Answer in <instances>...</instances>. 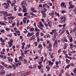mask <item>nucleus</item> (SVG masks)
Wrapping results in <instances>:
<instances>
[{
	"instance_id": "obj_51",
	"label": "nucleus",
	"mask_w": 76,
	"mask_h": 76,
	"mask_svg": "<svg viewBox=\"0 0 76 76\" xmlns=\"http://www.w3.org/2000/svg\"><path fill=\"white\" fill-rule=\"evenodd\" d=\"M41 12L42 14V15H43V14H44L45 13V12H43L42 11H41Z\"/></svg>"
},
{
	"instance_id": "obj_55",
	"label": "nucleus",
	"mask_w": 76,
	"mask_h": 76,
	"mask_svg": "<svg viewBox=\"0 0 76 76\" xmlns=\"http://www.w3.org/2000/svg\"><path fill=\"white\" fill-rule=\"evenodd\" d=\"M1 45H5V43H3L2 42L1 43Z\"/></svg>"
},
{
	"instance_id": "obj_48",
	"label": "nucleus",
	"mask_w": 76,
	"mask_h": 76,
	"mask_svg": "<svg viewBox=\"0 0 76 76\" xmlns=\"http://www.w3.org/2000/svg\"><path fill=\"white\" fill-rule=\"evenodd\" d=\"M41 60L42 61H43V59H44V57H41L40 58Z\"/></svg>"
},
{
	"instance_id": "obj_13",
	"label": "nucleus",
	"mask_w": 76,
	"mask_h": 76,
	"mask_svg": "<svg viewBox=\"0 0 76 76\" xmlns=\"http://www.w3.org/2000/svg\"><path fill=\"white\" fill-rule=\"evenodd\" d=\"M8 19H15V17H8Z\"/></svg>"
},
{
	"instance_id": "obj_38",
	"label": "nucleus",
	"mask_w": 76,
	"mask_h": 76,
	"mask_svg": "<svg viewBox=\"0 0 76 76\" xmlns=\"http://www.w3.org/2000/svg\"><path fill=\"white\" fill-rule=\"evenodd\" d=\"M66 10H62L61 11V13H66Z\"/></svg>"
},
{
	"instance_id": "obj_59",
	"label": "nucleus",
	"mask_w": 76,
	"mask_h": 76,
	"mask_svg": "<svg viewBox=\"0 0 76 76\" xmlns=\"http://www.w3.org/2000/svg\"><path fill=\"white\" fill-rule=\"evenodd\" d=\"M46 7L48 8V9H50V6H48V5H47Z\"/></svg>"
},
{
	"instance_id": "obj_58",
	"label": "nucleus",
	"mask_w": 76,
	"mask_h": 76,
	"mask_svg": "<svg viewBox=\"0 0 76 76\" xmlns=\"http://www.w3.org/2000/svg\"><path fill=\"white\" fill-rule=\"evenodd\" d=\"M32 12H34V13H37V10H34L32 11Z\"/></svg>"
},
{
	"instance_id": "obj_40",
	"label": "nucleus",
	"mask_w": 76,
	"mask_h": 76,
	"mask_svg": "<svg viewBox=\"0 0 76 76\" xmlns=\"http://www.w3.org/2000/svg\"><path fill=\"white\" fill-rule=\"evenodd\" d=\"M66 62H68V63H69V62H70V61L69 60V59H66Z\"/></svg>"
},
{
	"instance_id": "obj_61",
	"label": "nucleus",
	"mask_w": 76,
	"mask_h": 76,
	"mask_svg": "<svg viewBox=\"0 0 76 76\" xmlns=\"http://www.w3.org/2000/svg\"><path fill=\"white\" fill-rule=\"evenodd\" d=\"M47 38H50V35H48L47 36Z\"/></svg>"
},
{
	"instance_id": "obj_56",
	"label": "nucleus",
	"mask_w": 76,
	"mask_h": 76,
	"mask_svg": "<svg viewBox=\"0 0 76 76\" xmlns=\"http://www.w3.org/2000/svg\"><path fill=\"white\" fill-rule=\"evenodd\" d=\"M69 39L70 40V42H72V41H73V39H72V38Z\"/></svg>"
},
{
	"instance_id": "obj_28",
	"label": "nucleus",
	"mask_w": 76,
	"mask_h": 76,
	"mask_svg": "<svg viewBox=\"0 0 76 76\" xmlns=\"http://www.w3.org/2000/svg\"><path fill=\"white\" fill-rule=\"evenodd\" d=\"M39 32H37V33H36V37H38V35H39Z\"/></svg>"
},
{
	"instance_id": "obj_26",
	"label": "nucleus",
	"mask_w": 76,
	"mask_h": 76,
	"mask_svg": "<svg viewBox=\"0 0 76 76\" xmlns=\"http://www.w3.org/2000/svg\"><path fill=\"white\" fill-rule=\"evenodd\" d=\"M43 67V66L42 65V66L40 65L38 66H37L38 67V68L39 69H41V67Z\"/></svg>"
},
{
	"instance_id": "obj_10",
	"label": "nucleus",
	"mask_w": 76,
	"mask_h": 76,
	"mask_svg": "<svg viewBox=\"0 0 76 76\" xmlns=\"http://www.w3.org/2000/svg\"><path fill=\"white\" fill-rule=\"evenodd\" d=\"M8 44L10 45L9 47H12V45L13 44L12 43V42H8Z\"/></svg>"
},
{
	"instance_id": "obj_31",
	"label": "nucleus",
	"mask_w": 76,
	"mask_h": 76,
	"mask_svg": "<svg viewBox=\"0 0 76 76\" xmlns=\"http://www.w3.org/2000/svg\"><path fill=\"white\" fill-rule=\"evenodd\" d=\"M30 9L31 11H33V10L35 9V8H32V7H31L30 8Z\"/></svg>"
},
{
	"instance_id": "obj_64",
	"label": "nucleus",
	"mask_w": 76,
	"mask_h": 76,
	"mask_svg": "<svg viewBox=\"0 0 76 76\" xmlns=\"http://www.w3.org/2000/svg\"><path fill=\"white\" fill-rule=\"evenodd\" d=\"M49 48H51V44H49Z\"/></svg>"
},
{
	"instance_id": "obj_11",
	"label": "nucleus",
	"mask_w": 76,
	"mask_h": 76,
	"mask_svg": "<svg viewBox=\"0 0 76 76\" xmlns=\"http://www.w3.org/2000/svg\"><path fill=\"white\" fill-rule=\"evenodd\" d=\"M69 6L70 7V8H71V9H73L75 7V6L73 5H72V4H69Z\"/></svg>"
},
{
	"instance_id": "obj_30",
	"label": "nucleus",
	"mask_w": 76,
	"mask_h": 76,
	"mask_svg": "<svg viewBox=\"0 0 76 76\" xmlns=\"http://www.w3.org/2000/svg\"><path fill=\"white\" fill-rule=\"evenodd\" d=\"M52 31L53 33H55L56 32V29L53 30Z\"/></svg>"
},
{
	"instance_id": "obj_50",
	"label": "nucleus",
	"mask_w": 76,
	"mask_h": 76,
	"mask_svg": "<svg viewBox=\"0 0 76 76\" xmlns=\"http://www.w3.org/2000/svg\"><path fill=\"white\" fill-rule=\"evenodd\" d=\"M39 7H42V4H39Z\"/></svg>"
},
{
	"instance_id": "obj_1",
	"label": "nucleus",
	"mask_w": 76,
	"mask_h": 76,
	"mask_svg": "<svg viewBox=\"0 0 76 76\" xmlns=\"http://www.w3.org/2000/svg\"><path fill=\"white\" fill-rule=\"evenodd\" d=\"M60 19H61L60 22L61 23H63V22H65L66 19V18L65 16H62L60 18Z\"/></svg>"
},
{
	"instance_id": "obj_4",
	"label": "nucleus",
	"mask_w": 76,
	"mask_h": 76,
	"mask_svg": "<svg viewBox=\"0 0 76 76\" xmlns=\"http://www.w3.org/2000/svg\"><path fill=\"white\" fill-rule=\"evenodd\" d=\"M61 5L64 8H66V5H65V3H61Z\"/></svg>"
},
{
	"instance_id": "obj_57",
	"label": "nucleus",
	"mask_w": 76,
	"mask_h": 76,
	"mask_svg": "<svg viewBox=\"0 0 76 76\" xmlns=\"http://www.w3.org/2000/svg\"><path fill=\"white\" fill-rule=\"evenodd\" d=\"M21 55H22V56H23V57H25V55H24V54H23V53H21Z\"/></svg>"
},
{
	"instance_id": "obj_32",
	"label": "nucleus",
	"mask_w": 76,
	"mask_h": 76,
	"mask_svg": "<svg viewBox=\"0 0 76 76\" xmlns=\"http://www.w3.org/2000/svg\"><path fill=\"white\" fill-rule=\"evenodd\" d=\"M27 60H26V59H24V63H25V64H26V63H27Z\"/></svg>"
},
{
	"instance_id": "obj_7",
	"label": "nucleus",
	"mask_w": 76,
	"mask_h": 76,
	"mask_svg": "<svg viewBox=\"0 0 76 76\" xmlns=\"http://www.w3.org/2000/svg\"><path fill=\"white\" fill-rule=\"evenodd\" d=\"M5 73H6L5 71L3 70L1 72L0 74H1L2 75H4Z\"/></svg>"
},
{
	"instance_id": "obj_49",
	"label": "nucleus",
	"mask_w": 76,
	"mask_h": 76,
	"mask_svg": "<svg viewBox=\"0 0 76 76\" xmlns=\"http://www.w3.org/2000/svg\"><path fill=\"white\" fill-rule=\"evenodd\" d=\"M47 4H43V7H45Z\"/></svg>"
},
{
	"instance_id": "obj_25",
	"label": "nucleus",
	"mask_w": 76,
	"mask_h": 76,
	"mask_svg": "<svg viewBox=\"0 0 76 76\" xmlns=\"http://www.w3.org/2000/svg\"><path fill=\"white\" fill-rule=\"evenodd\" d=\"M46 68L47 69L48 71H49V70H50V67H49V66H47Z\"/></svg>"
},
{
	"instance_id": "obj_21",
	"label": "nucleus",
	"mask_w": 76,
	"mask_h": 76,
	"mask_svg": "<svg viewBox=\"0 0 76 76\" xmlns=\"http://www.w3.org/2000/svg\"><path fill=\"white\" fill-rule=\"evenodd\" d=\"M35 31L36 32H37V31H38L39 32L40 31V30H39V29L36 28H35Z\"/></svg>"
},
{
	"instance_id": "obj_24",
	"label": "nucleus",
	"mask_w": 76,
	"mask_h": 76,
	"mask_svg": "<svg viewBox=\"0 0 76 76\" xmlns=\"http://www.w3.org/2000/svg\"><path fill=\"white\" fill-rule=\"evenodd\" d=\"M4 28H5L6 30L7 31H9L10 30V28H5V27H4Z\"/></svg>"
},
{
	"instance_id": "obj_60",
	"label": "nucleus",
	"mask_w": 76,
	"mask_h": 76,
	"mask_svg": "<svg viewBox=\"0 0 76 76\" xmlns=\"http://www.w3.org/2000/svg\"><path fill=\"white\" fill-rule=\"evenodd\" d=\"M40 41V40H39V39L38 38L37 39V42H39Z\"/></svg>"
},
{
	"instance_id": "obj_42",
	"label": "nucleus",
	"mask_w": 76,
	"mask_h": 76,
	"mask_svg": "<svg viewBox=\"0 0 76 76\" xmlns=\"http://www.w3.org/2000/svg\"><path fill=\"white\" fill-rule=\"evenodd\" d=\"M2 39V38L0 39L1 41V42H4V40Z\"/></svg>"
},
{
	"instance_id": "obj_16",
	"label": "nucleus",
	"mask_w": 76,
	"mask_h": 76,
	"mask_svg": "<svg viewBox=\"0 0 76 76\" xmlns=\"http://www.w3.org/2000/svg\"><path fill=\"white\" fill-rule=\"evenodd\" d=\"M31 33H28V34H27V37H31Z\"/></svg>"
},
{
	"instance_id": "obj_63",
	"label": "nucleus",
	"mask_w": 76,
	"mask_h": 76,
	"mask_svg": "<svg viewBox=\"0 0 76 76\" xmlns=\"http://www.w3.org/2000/svg\"><path fill=\"white\" fill-rule=\"evenodd\" d=\"M29 69H32V68H33L32 67V66H29Z\"/></svg>"
},
{
	"instance_id": "obj_39",
	"label": "nucleus",
	"mask_w": 76,
	"mask_h": 76,
	"mask_svg": "<svg viewBox=\"0 0 76 76\" xmlns=\"http://www.w3.org/2000/svg\"><path fill=\"white\" fill-rule=\"evenodd\" d=\"M44 24H45V26H46V27H47V26H48V24L46 23L45 22H44Z\"/></svg>"
},
{
	"instance_id": "obj_23",
	"label": "nucleus",
	"mask_w": 76,
	"mask_h": 76,
	"mask_svg": "<svg viewBox=\"0 0 76 76\" xmlns=\"http://www.w3.org/2000/svg\"><path fill=\"white\" fill-rule=\"evenodd\" d=\"M39 48L40 49H42V45H39L38 46Z\"/></svg>"
},
{
	"instance_id": "obj_45",
	"label": "nucleus",
	"mask_w": 76,
	"mask_h": 76,
	"mask_svg": "<svg viewBox=\"0 0 76 76\" xmlns=\"http://www.w3.org/2000/svg\"><path fill=\"white\" fill-rule=\"evenodd\" d=\"M71 64V66H75V64H74L73 63H71V64Z\"/></svg>"
},
{
	"instance_id": "obj_3",
	"label": "nucleus",
	"mask_w": 76,
	"mask_h": 76,
	"mask_svg": "<svg viewBox=\"0 0 76 76\" xmlns=\"http://www.w3.org/2000/svg\"><path fill=\"white\" fill-rule=\"evenodd\" d=\"M23 13H26L27 12V10H26V8L25 7L23 6Z\"/></svg>"
},
{
	"instance_id": "obj_43",
	"label": "nucleus",
	"mask_w": 76,
	"mask_h": 76,
	"mask_svg": "<svg viewBox=\"0 0 76 76\" xmlns=\"http://www.w3.org/2000/svg\"><path fill=\"white\" fill-rule=\"evenodd\" d=\"M70 67V64L69 65H68L66 66V68H67V69H68Z\"/></svg>"
},
{
	"instance_id": "obj_22",
	"label": "nucleus",
	"mask_w": 76,
	"mask_h": 76,
	"mask_svg": "<svg viewBox=\"0 0 76 76\" xmlns=\"http://www.w3.org/2000/svg\"><path fill=\"white\" fill-rule=\"evenodd\" d=\"M0 31L1 33H4V32H5V31L4 29H2Z\"/></svg>"
},
{
	"instance_id": "obj_52",
	"label": "nucleus",
	"mask_w": 76,
	"mask_h": 76,
	"mask_svg": "<svg viewBox=\"0 0 76 76\" xmlns=\"http://www.w3.org/2000/svg\"><path fill=\"white\" fill-rule=\"evenodd\" d=\"M19 25V21H17V26H18Z\"/></svg>"
},
{
	"instance_id": "obj_33",
	"label": "nucleus",
	"mask_w": 76,
	"mask_h": 76,
	"mask_svg": "<svg viewBox=\"0 0 76 76\" xmlns=\"http://www.w3.org/2000/svg\"><path fill=\"white\" fill-rule=\"evenodd\" d=\"M46 15L45 13V14H42V16L43 17H44V18H45V17H46Z\"/></svg>"
},
{
	"instance_id": "obj_34",
	"label": "nucleus",
	"mask_w": 76,
	"mask_h": 76,
	"mask_svg": "<svg viewBox=\"0 0 76 76\" xmlns=\"http://www.w3.org/2000/svg\"><path fill=\"white\" fill-rule=\"evenodd\" d=\"M15 61L16 63H18V59L17 58H15Z\"/></svg>"
},
{
	"instance_id": "obj_6",
	"label": "nucleus",
	"mask_w": 76,
	"mask_h": 76,
	"mask_svg": "<svg viewBox=\"0 0 76 76\" xmlns=\"http://www.w3.org/2000/svg\"><path fill=\"white\" fill-rule=\"evenodd\" d=\"M4 14L5 15H6V17H7V16H12V13H7L6 12H4Z\"/></svg>"
},
{
	"instance_id": "obj_2",
	"label": "nucleus",
	"mask_w": 76,
	"mask_h": 76,
	"mask_svg": "<svg viewBox=\"0 0 76 76\" xmlns=\"http://www.w3.org/2000/svg\"><path fill=\"white\" fill-rule=\"evenodd\" d=\"M21 4L22 5V7H25V6H26L27 5V4L26 3V1H23L21 2Z\"/></svg>"
},
{
	"instance_id": "obj_19",
	"label": "nucleus",
	"mask_w": 76,
	"mask_h": 76,
	"mask_svg": "<svg viewBox=\"0 0 76 76\" xmlns=\"http://www.w3.org/2000/svg\"><path fill=\"white\" fill-rule=\"evenodd\" d=\"M0 24L1 25H5V24L3 22L0 21Z\"/></svg>"
},
{
	"instance_id": "obj_20",
	"label": "nucleus",
	"mask_w": 76,
	"mask_h": 76,
	"mask_svg": "<svg viewBox=\"0 0 76 76\" xmlns=\"http://www.w3.org/2000/svg\"><path fill=\"white\" fill-rule=\"evenodd\" d=\"M10 5H7L4 6L5 9H7L9 7H10Z\"/></svg>"
},
{
	"instance_id": "obj_5",
	"label": "nucleus",
	"mask_w": 76,
	"mask_h": 76,
	"mask_svg": "<svg viewBox=\"0 0 76 76\" xmlns=\"http://www.w3.org/2000/svg\"><path fill=\"white\" fill-rule=\"evenodd\" d=\"M54 11H52L51 13H49V15L51 16L52 18H53L54 16Z\"/></svg>"
},
{
	"instance_id": "obj_15",
	"label": "nucleus",
	"mask_w": 76,
	"mask_h": 76,
	"mask_svg": "<svg viewBox=\"0 0 76 76\" xmlns=\"http://www.w3.org/2000/svg\"><path fill=\"white\" fill-rule=\"evenodd\" d=\"M7 4L8 5H9V3H10V4H11V2L10 1V0H7Z\"/></svg>"
},
{
	"instance_id": "obj_35",
	"label": "nucleus",
	"mask_w": 76,
	"mask_h": 76,
	"mask_svg": "<svg viewBox=\"0 0 76 76\" xmlns=\"http://www.w3.org/2000/svg\"><path fill=\"white\" fill-rule=\"evenodd\" d=\"M9 23H13V21L11 20H10L9 21Z\"/></svg>"
},
{
	"instance_id": "obj_8",
	"label": "nucleus",
	"mask_w": 76,
	"mask_h": 76,
	"mask_svg": "<svg viewBox=\"0 0 76 76\" xmlns=\"http://www.w3.org/2000/svg\"><path fill=\"white\" fill-rule=\"evenodd\" d=\"M57 40L56 39L55 40V42L53 44L54 47H55L56 46V45H58V44L57 43Z\"/></svg>"
},
{
	"instance_id": "obj_17",
	"label": "nucleus",
	"mask_w": 76,
	"mask_h": 76,
	"mask_svg": "<svg viewBox=\"0 0 76 76\" xmlns=\"http://www.w3.org/2000/svg\"><path fill=\"white\" fill-rule=\"evenodd\" d=\"M8 60L10 62H12L13 61V59L8 58Z\"/></svg>"
},
{
	"instance_id": "obj_47",
	"label": "nucleus",
	"mask_w": 76,
	"mask_h": 76,
	"mask_svg": "<svg viewBox=\"0 0 76 76\" xmlns=\"http://www.w3.org/2000/svg\"><path fill=\"white\" fill-rule=\"evenodd\" d=\"M28 15L27 13H25L24 14V16H26V15Z\"/></svg>"
},
{
	"instance_id": "obj_62",
	"label": "nucleus",
	"mask_w": 76,
	"mask_h": 76,
	"mask_svg": "<svg viewBox=\"0 0 76 76\" xmlns=\"http://www.w3.org/2000/svg\"><path fill=\"white\" fill-rule=\"evenodd\" d=\"M66 32L68 35H69V32L68 30L66 31Z\"/></svg>"
},
{
	"instance_id": "obj_18",
	"label": "nucleus",
	"mask_w": 76,
	"mask_h": 76,
	"mask_svg": "<svg viewBox=\"0 0 76 76\" xmlns=\"http://www.w3.org/2000/svg\"><path fill=\"white\" fill-rule=\"evenodd\" d=\"M28 75V74L27 73H24L23 74H22L21 75L22 76H27Z\"/></svg>"
},
{
	"instance_id": "obj_44",
	"label": "nucleus",
	"mask_w": 76,
	"mask_h": 76,
	"mask_svg": "<svg viewBox=\"0 0 76 76\" xmlns=\"http://www.w3.org/2000/svg\"><path fill=\"white\" fill-rule=\"evenodd\" d=\"M38 57L36 56V57L34 58V59L35 60H37V59H38Z\"/></svg>"
},
{
	"instance_id": "obj_9",
	"label": "nucleus",
	"mask_w": 76,
	"mask_h": 76,
	"mask_svg": "<svg viewBox=\"0 0 76 76\" xmlns=\"http://www.w3.org/2000/svg\"><path fill=\"white\" fill-rule=\"evenodd\" d=\"M26 19H27V18L26 17H24L23 19V23H26Z\"/></svg>"
},
{
	"instance_id": "obj_12",
	"label": "nucleus",
	"mask_w": 76,
	"mask_h": 76,
	"mask_svg": "<svg viewBox=\"0 0 76 76\" xmlns=\"http://www.w3.org/2000/svg\"><path fill=\"white\" fill-rule=\"evenodd\" d=\"M29 30L31 32H33L34 30V28H33L32 27H31L29 28Z\"/></svg>"
},
{
	"instance_id": "obj_27",
	"label": "nucleus",
	"mask_w": 76,
	"mask_h": 76,
	"mask_svg": "<svg viewBox=\"0 0 76 76\" xmlns=\"http://www.w3.org/2000/svg\"><path fill=\"white\" fill-rule=\"evenodd\" d=\"M55 13L56 15H57L59 17H60V15H59V14L58 13H57V12H55Z\"/></svg>"
},
{
	"instance_id": "obj_37",
	"label": "nucleus",
	"mask_w": 76,
	"mask_h": 76,
	"mask_svg": "<svg viewBox=\"0 0 76 76\" xmlns=\"http://www.w3.org/2000/svg\"><path fill=\"white\" fill-rule=\"evenodd\" d=\"M18 63H19L18 64L19 65V66H20V64H21V61H20V60L18 61Z\"/></svg>"
},
{
	"instance_id": "obj_14",
	"label": "nucleus",
	"mask_w": 76,
	"mask_h": 76,
	"mask_svg": "<svg viewBox=\"0 0 76 76\" xmlns=\"http://www.w3.org/2000/svg\"><path fill=\"white\" fill-rule=\"evenodd\" d=\"M54 37H53V38H56V36H57V35H58V33L57 32L55 33L54 34Z\"/></svg>"
},
{
	"instance_id": "obj_46",
	"label": "nucleus",
	"mask_w": 76,
	"mask_h": 76,
	"mask_svg": "<svg viewBox=\"0 0 76 76\" xmlns=\"http://www.w3.org/2000/svg\"><path fill=\"white\" fill-rule=\"evenodd\" d=\"M73 32H76V28H74L73 30Z\"/></svg>"
},
{
	"instance_id": "obj_29",
	"label": "nucleus",
	"mask_w": 76,
	"mask_h": 76,
	"mask_svg": "<svg viewBox=\"0 0 76 76\" xmlns=\"http://www.w3.org/2000/svg\"><path fill=\"white\" fill-rule=\"evenodd\" d=\"M64 32H65V30H64L61 32L60 33V34L61 35H62V34H63Z\"/></svg>"
},
{
	"instance_id": "obj_41",
	"label": "nucleus",
	"mask_w": 76,
	"mask_h": 76,
	"mask_svg": "<svg viewBox=\"0 0 76 76\" xmlns=\"http://www.w3.org/2000/svg\"><path fill=\"white\" fill-rule=\"evenodd\" d=\"M16 33H18V34H20V31H15Z\"/></svg>"
},
{
	"instance_id": "obj_53",
	"label": "nucleus",
	"mask_w": 76,
	"mask_h": 76,
	"mask_svg": "<svg viewBox=\"0 0 76 76\" xmlns=\"http://www.w3.org/2000/svg\"><path fill=\"white\" fill-rule=\"evenodd\" d=\"M8 4H7V3H3V5H6V6H7Z\"/></svg>"
},
{
	"instance_id": "obj_36",
	"label": "nucleus",
	"mask_w": 76,
	"mask_h": 76,
	"mask_svg": "<svg viewBox=\"0 0 76 76\" xmlns=\"http://www.w3.org/2000/svg\"><path fill=\"white\" fill-rule=\"evenodd\" d=\"M15 23H13L12 24V26L13 28H14V27L15 26Z\"/></svg>"
},
{
	"instance_id": "obj_54",
	"label": "nucleus",
	"mask_w": 76,
	"mask_h": 76,
	"mask_svg": "<svg viewBox=\"0 0 76 76\" xmlns=\"http://www.w3.org/2000/svg\"><path fill=\"white\" fill-rule=\"evenodd\" d=\"M3 65V66H5V65L4 64V62H2L1 63Z\"/></svg>"
}]
</instances>
